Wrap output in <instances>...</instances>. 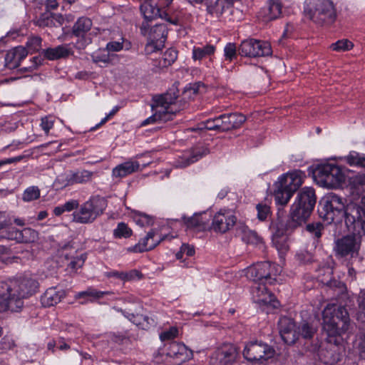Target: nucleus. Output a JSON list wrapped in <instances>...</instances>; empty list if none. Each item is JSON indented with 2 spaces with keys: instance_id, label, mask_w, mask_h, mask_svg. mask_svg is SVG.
I'll list each match as a JSON object with an SVG mask.
<instances>
[{
  "instance_id": "26",
  "label": "nucleus",
  "mask_w": 365,
  "mask_h": 365,
  "mask_svg": "<svg viewBox=\"0 0 365 365\" xmlns=\"http://www.w3.org/2000/svg\"><path fill=\"white\" fill-rule=\"evenodd\" d=\"M23 303L18 299H13L11 297V294L6 291H3L0 288V313L6 311H11L13 312H18L21 310Z\"/></svg>"
},
{
  "instance_id": "23",
  "label": "nucleus",
  "mask_w": 365,
  "mask_h": 365,
  "mask_svg": "<svg viewBox=\"0 0 365 365\" xmlns=\"http://www.w3.org/2000/svg\"><path fill=\"white\" fill-rule=\"evenodd\" d=\"M168 29L165 24H158L152 27L148 32L150 44L155 48L160 49L167 38Z\"/></svg>"
},
{
  "instance_id": "59",
  "label": "nucleus",
  "mask_w": 365,
  "mask_h": 365,
  "mask_svg": "<svg viewBox=\"0 0 365 365\" xmlns=\"http://www.w3.org/2000/svg\"><path fill=\"white\" fill-rule=\"evenodd\" d=\"M225 117H227V114H222L215 118L216 121L215 123H217V131L226 132L230 130L229 122Z\"/></svg>"
},
{
  "instance_id": "34",
  "label": "nucleus",
  "mask_w": 365,
  "mask_h": 365,
  "mask_svg": "<svg viewBox=\"0 0 365 365\" xmlns=\"http://www.w3.org/2000/svg\"><path fill=\"white\" fill-rule=\"evenodd\" d=\"M210 153L206 148H198L192 150L190 153L184 154L182 160L179 163L181 167H186L190 164L197 162L203 156L207 155Z\"/></svg>"
},
{
  "instance_id": "55",
  "label": "nucleus",
  "mask_w": 365,
  "mask_h": 365,
  "mask_svg": "<svg viewBox=\"0 0 365 365\" xmlns=\"http://www.w3.org/2000/svg\"><path fill=\"white\" fill-rule=\"evenodd\" d=\"M296 259L302 264H309L314 262L313 255L306 250L298 252L296 255Z\"/></svg>"
},
{
  "instance_id": "46",
  "label": "nucleus",
  "mask_w": 365,
  "mask_h": 365,
  "mask_svg": "<svg viewBox=\"0 0 365 365\" xmlns=\"http://www.w3.org/2000/svg\"><path fill=\"white\" fill-rule=\"evenodd\" d=\"M73 185L71 171L61 174L57 177L54 182V185L57 189H62Z\"/></svg>"
},
{
  "instance_id": "31",
  "label": "nucleus",
  "mask_w": 365,
  "mask_h": 365,
  "mask_svg": "<svg viewBox=\"0 0 365 365\" xmlns=\"http://www.w3.org/2000/svg\"><path fill=\"white\" fill-rule=\"evenodd\" d=\"M317 332V328L311 322H302L297 327V341L302 338L304 340H311Z\"/></svg>"
},
{
  "instance_id": "6",
  "label": "nucleus",
  "mask_w": 365,
  "mask_h": 365,
  "mask_svg": "<svg viewBox=\"0 0 365 365\" xmlns=\"http://www.w3.org/2000/svg\"><path fill=\"white\" fill-rule=\"evenodd\" d=\"M177 84V83H175L165 93L155 98V101L157 106L160 107L161 110L172 108L177 109L180 105L184 106L185 108L187 101L198 92V86L196 84L193 86L189 85L184 88L182 98L177 101L179 96Z\"/></svg>"
},
{
  "instance_id": "63",
  "label": "nucleus",
  "mask_w": 365,
  "mask_h": 365,
  "mask_svg": "<svg viewBox=\"0 0 365 365\" xmlns=\"http://www.w3.org/2000/svg\"><path fill=\"white\" fill-rule=\"evenodd\" d=\"M162 57L167 62V65L171 66L178 58V51L173 48H169L165 51Z\"/></svg>"
},
{
  "instance_id": "50",
  "label": "nucleus",
  "mask_w": 365,
  "mask_h": 365,
  "mask_svg": "<svg viewBox=\"0 0 365 365\" xmlns=\"http://www.w3.org/2000/svg\"><path fill=\"white\" fill-rule=\"evenodd\" d=\"M37 238V232L29 227L20 230L19 243H29Z\"/></svg>"
},
{
  "instance_id": "47",
  "label": "nucleus",
  "mask_w": 365,
  "mask_h": 365,
  "mask_svg": "<svg viewBox=\"0 0 365 365\" xmlns=\"http://www.w3.org/2000/svg\"><path fill=\"white\" fill-rule=\"evenodd\" d=\"M357 303L359 307L357 319L362 323H365V289H361L358 295Z\"/></svg>"
},
{
  "instance_id": "8",
  "label": "nucleus",
  "mask_w": 365,
  "mask_h": 365,
  "mask_svg": "<svg viewBox=\"0 0 365 365\" xmlns=\"http://www.w3.org/2000/svg\"><path fill=\"white\" fill-rule=\"evenodd\" d=\"M312 174L317 184L322 187L336 188L345 181V175L341 168L334 163L318 165Z\"/></svg>"
},
{
  "instance_id": "53",
  "label": "nucleus",
  "mask_w": 365,
  "mask_h": 365,
  "mask_svg": "<svg viewBox=\"0 0 365 365\" xmlns=\"http://www.w3.org/2000/svg\"><path fill=\"white\" fill-rule=\"evenodd\" d=\"M272 243L280 254H284L289 250L286 236L272 237Z\"/></svg>"
},
{
  "instance_id": "22",
  "label": "nucleus",
  "mask_w": 365,
  "mask_h": 365,
  "mask_svg": "<svg viewBox=\"0 0 365 365\" xmlns=\"http://www.w3.org/2000/svg\"><path fill=\"white\" fill-rule=\"evenodd\" d=\"M64 23V17L61 14L52 13L49 11L41 14L34 21V24L39 27H59Z\"/></svg>"
},
{
  "instance_id": "17",
  "label": "nucleus",
  "mask_w": 365,
  "mask_h": 365,
  "mask_svg": "<svg viewBox=\"0 0 365 365\" xmlns=\"http://www.w3.org/2000/svg\"><path fill=\"white\" fill-rule=\"evenodd\" d=\"M140 11L144 19L147 21H152L158 18H160L170 24H177V19H168V11H162L155 0L150 2H143L140 6Z\"/></svg>"
},
{
  "instance_id": "37",
  "label": "nucleus",
  "mask_w": 365,
  "mask_h": 365,
  "mask_svg": "<svg viewBox=\"0 0 365 365\" xmlns=\"http://www.w3.org/2000/svg\"><path fill=\"white\" fill-rule=\"evenodd\" d=\"M91 26L92 21L90 19L86 17L79 18L73 26L72 34L75 36H86Z\"/></svg>"
},
{
  "instance_id": "9",
  "label": "nucleus",
  "mask_w": 365,
  "mask_h": 365,
  "mask_svg": "<svg viewBox=\"0 0 365 365\" xmlns=\"http://www.w3.org/2000/svg\"><path fill=\"white\" fill-rule=\"evenodd\" d=\"M345 210L346 205L344 199L336 194H331L320 201L318 212L327 223H338L344 218Z\"/></svg>"
},
{
  "instance_id": "61",
  "label": "nucleus",
  "mask_w": 365,
  "mask_h": 365,
  "mask_svg": "<svg viewBox=\"0 0 365 365\" xmlns=\"http://www.w3.org/2000/svg\"><path fill=\"white\" fill-rule=\"evenodd\" d=\"M86 259V254H82L80 256L73 257V259L68 264V267L73 270H76L78 268H81L83 267Z\"/></svg>"
},
{
  "instance_id": "12",
  "label": "nucleus",
  "mask_w": 365,
  "mask_h": 365,
  "mask_svg": "<svg viewBox=\"0 0 365 365\" xmlns=\"http://www.w3.org/2000/svg\"><path fill=\"white\" fill-rule=\"evenodd\" d=\"M362 236L351 232L337 239L334 247L336 256L341 258L356 257L361 247Z\"/></svg>"
},
{
  "instance_id": "19",
  "label": "nucleus",
  "mask_w": 365,
  "mask_h": 365,
  "mask_svg": "<svg viewBox=\"0 0 365 365\" xmlns=\"http://www.w3.org/2000/svg\"><path fill=\"white\" fill-rule=\"evenodd\" d=\"M237 218L230 212H219L213 217L212 228L216 232L225 233L236 223Z\"/></svg>"
},
{
  "instance_id": "4",
  "label": "nucleus",
  "mask_w": 365,
  "mask_h": 365,
  "mask_svg": "<svg viewBox=\"0 0 365 365\" xmlns=\"http://www.w3.org/2000/svg\"><path fill=\"white\" fill-rule=\"evenodd\" d=\"M304 12L310 20L322 26L333 24L337 17L331 0H306Z\"/></svg>"
},
{
  "instance_id": "62",
  "label": "nucleus",
  "mask_w": 365,
  "mask_h": 365,
  "mask_svg": "<svg viewBox=\"0 0 365 365\" xmlns=\"http://www.w3.org/2000/svg\"><path fill=\"white\" fill-rule=\"evenodd\" d=\"M178 334V329L175 327H172L169 329L165 330L160 333V339L164 341L166 340H171L175 338Z\"/></svg>"
},
{
  "instance_id": "21",
  "label": "nucleus",
  "mask_w": 365,
  "mask_h": 365,
  "mask_svg": "<svg viewBox=\"0 0 365 365\" xmlns=\"http://www.w3.org/2000/svg\"><path fill=\"white\" fill-rule=\"evenodd\" d=\"M292 217L289 216V219L285 222L280 216V208L277 212V218L272 220L270 223L269 228L272 232V237H284L286 232L291 230H294L298 226H293Z\"/></svg>"
},
{
  "instance_id": "20",
  "label": "nucleus",
  "mask_w": 365,
  "mask_h": 365,
  "mask_svg": "<svg viewBox=\"0 0 365 365\" xmlns=\"http://www.w3.org/2000/svg\"><path fill=\"white\" fill-rule=\"evenodd\" d=\"M155 232L151 230L148 232L145 237L135 245L129 247L128 251L133 252H143L154 249L161 241L165 240L168 237V235H164L158 240H154Z\"/></svg>"
},
{
  "instance_id": "64",
  "label": "nucleus",
  "mask_w": 365,
  "mask_h": 365,
  "mask_svg": "<svg viewBox=\"0 0 365 365\" xmlns=\"http://www.w3.org/2000/svg\"><path fill=\"white\" fill-rule=\"evenodd\" d=\"M77 37L78 39L76 42L73 43V47L78 50L84 49L91 43V38L86 36Z\"/></svg>"
},
{
  "instance_id": "58",
  "label": "nucleus",
  "mask_w": 365,
  "mask_h": 365,
  "mask_svg": "<svg viewBox=\"0 0 365 365\" xmlns=\"http://www.w3.org/2000/svg\"><path fill=\"white\" fill-rule=\"evenodd\" d=\"M237 47L234 43H228L226 44L224 48V53L226 60L232 61L233 59L237 58Z\"/></svg>"
},
{
  "instance_id": "39",
  "label": "nucleus",
  "mask_w": 365,
  "mask_h": 365,
  "mask_svg": "<svg viewBox=\"0 0 365 365\" xmlns=\"http://www.w3.org/2000/svg\"><path fill=\"white\" fill-rule=\"evenodd\" d=\"M71 171L72 180L74 184H83L87 183L92 180L93 173L83 170H77V171Z\"/></svg>"
},
{
  "instance_id": "5",
  "label": "nucleus",
  "mask_w": 365,
  "mask_h": 365,
  "mask_svg": "<svg viewBox=\"0 0 365 365\" xmlns=\"http://www.w3.org/2000/svg\"><path fill=\"white\" fill-rule=\"evenodd\" d=\"M315 190L310 187L302 188L291 207L293 226H299L309 217L316 205Z\"/></svg>"
},
{
  "instance_id": "41",
  "label": "nucleus",
  "mask_w": 365,
  "mask_h": 365,
  "mask_svg": "<svg viewBox=\"0 0 365 365\" xmlns=\"http://www.w3.org/2000/svg\"><path fill=\"white\" fill-rule=\"evenodd\" d=\"M135 324L142 329L148 330L150 328L155 327L156 322L153 317L138 314H136V319H135Z\"/></svg>"
},
{
  "instance_id": "57",
  "label": "nucleus",
  "mask_w": 365,
  "mask_h": 365,
  "mask_svg": "<svg viewBox=\"0 0 365 365\" xmlns=\"http://www.w3.org/2000/svg\"><path fill=\"white\" fill-rule=\"evenodd\" d=\"M108 338L113 342L121 344L125 340L130 339L128 331H125L123 332H110L108 334Z\"/></svg>"
},
{
  "instance_id": "60",
  "label": "nucleus",
  "mask_w": 365,
  "mask_h": 365,
  "mask_svg": "<svg viewBox=\"0 0 365 365\" xmlns=\"http://www.w3.org/2000/svg\"><path fill=\"white\" fill-rule=\"evenodd\" d=\"M323 228V225L321 222L309 223L307 225V230L317 239L321 237Z\"/></svg>"
},
{
  "instance_id": "16",
  "label": "nucleus",
  "mask_w": 365,
  "mask_h": 365,
  "mask_svg": "<svg viewBox=\"0 0 365 365\" xmlns=\"http://www.w3.org/2000/svg\"><path fill=\"white\" fill-rule=\"evenodd\" d=\"M237 350L232 344H223L213 351L210 357V365H232L237 356Z\"/></svg>"
},
{
  "instance_id": "44",
  "label": "nucleus",
  "mask_w": 365,
  "mask_h": 365,
  "mask_svg": "<svg viewBox=\"0 0 365 365\" xmlns=\"http://www.w3.org/2000/svg\"><path fill=\"white\" fill-rule=\"evenodd\" d=\"M132 235V230L125 222H119L113 230V237L116 239L128 238Z\"/></svg>"
},
{
  "instance_id": "35",
  "label": "nucleus",
  "mask_w": 365,
  "mask_h": 365,
  "mask_svg": "<svg viewBox=\"0 0 365 365\" xmlns=\"http://www.w3.org/2000/svg\"><path fill=\"white\" fill-rule=\"evenodd\" d=\"M184 224L188 229H196L197 230H203L206 227L207 220H205L201 213H195L192 217H182Z\"/></svg>"
},
{
  "instance_id": "38",
  "label": "nucleus",
  "mask_w": 365,
  "mask_h": 365,
  "mask_svg": "<svg viewBox=\"0 0 365 365\" xmlns=\"http://www.w3.org/2000/svg\"><path fill=\"white\" fill-rule=\"evenodd\" d=\"M215 46L211 44H207L203 47L195 46L192 49V58L194 61H201L202 59L214 54Z\"/></svg>"
},
{
  "instance_id": "28",
  "label": "nucleus",
  "mask_w": 365,
  "mask_h": 365,
  "mask_svg": "<svg viewBox=\"0 0 365 365\" xmlns=\"http://www.w3.org/2000/svg\"><path fill=\"white\" fill-rule=\"evenodd\" d=\"M65 297L63 290H57L55 287L48 289L41 298L43 307H51L57 304Z\"/></svg>"
},
{
  "instance_id": "33",
  "label": "nucleus",
  "mask_w": 365,
  "mask_h": 365,
  "mask_svg": "<svg viewBox=\"0 0 365 365\" xmlns=\"http://www.w3.org/2000/svg\"><path fill=\"white\" fill-rule=\"evenodd\" d=\"M320 281L334 292V294L337 299H344L346 297L347 289L346 284L343 282L336 279L326 280L324 278L320 279Z\"/></svg>"
},
{
  "instance_id": "40",
  "label": "nucleus",
  "mask_w": 365,
  "mask_h": 365,
  "mask_svg": "<svg viewBox=\"0 0 365 365\" xmlns=\"http://www.w3.org/2000/svg\"><path fill=\"white\" fill-rule=\"evenodd\" d=\"M346 162L351 166L365 168V155L351 151L346 157Z\"/></svg>"
},
{
  "instance_id": "10",
  "label": "nucleus",
  "mask_w": 365,
  "mask_h": 365,
  "mask_svg": "<svg viewBox=\"0 0 365 365\" xmlns=\"http://www.w3.org/2000/svg\"><path fill=\"white\" fill-rule=\"evenodd\" d=\"M106 207L107 200L104 197L93 196L81 205L78 211L73 212V220L82 224L91 223L103 214Z\"/></svg>"
},
{
  "instance_id": "15",
  "label": "nucleus",
  "mask_w": 365,
  "mask_h": 365,
  "mask_svg": "<svg viewBox=\"0 0 365 365\" xmlns=\"http://www.w3.org/2000/svg\"><path fill=\"white\" fill-rule=\"evenodd\" d=\"M165 356L170 365H180L190 360L193 352L182 343L171 341L166 345Z\"/></svg>"
},
{
  "instance_id": "25",
  "label": "nucleus",
  "mask_w": 365,
  "mask_h": 365,
  "mask_svg": "<svg viewBox=\"0 0 365 365\" xmlns=\"http://www.w3.org/2000/svg\"><path fill=\"white\" fill-rule=\"evenodd\" d=\"M183 109L184 106H182L180 105L177 109L172 108L165 110H159L155 114L143 120L141 123V126H145L148 124H155L161 122L165 123L169 120H172L175 113Z\"/></svg>"
},
{
  "instance_id": "13",
  "label": "nucleus",
  "mask_w": 365,
  "mask_h": 365,
  "mask_svg": "<svg viewBox=\"0 0 365 365\" xmlns=\"http://www.w3.org/2000/svg\"><path fill=\"white\" fill-rule=\"evenodd\" d=\"M275 350L262 341H250L245 346L243 356L252 363L262 362L274 356Z\"/></svg>"
},
{
  "instance_id": "18",
  "label": "nucleus",
  "mask_w": 365,
  "mask_h": 365,
  "mask_svg": "<svg viewBox=\"0 0 365 365\" xmlns=\"http://www.w3.org/2000/svg\"><path fill=\"white\" fill-rule=\"evenodd\" d=\"M297 326L294 321L287 317H282L278 322V328L282 340L287 344L297 341Z\"/></svg>"
},
{
  "instance_id": "48",
  "label": "nucleus",
  "mask_w": 365,
  "mask_h": 365,
  "mask_svg": "<svg viewBox=\"0 0 365 365\" xmlns=\"http://www.w3.org/2000/svg\"><path fill=\"white\" fill-rule=\"evenodd\" d=\"M40 189L37 186H31L27 187L23 195L22 200L24 202H31L40 197Z\"/></svg>"
},
{
  "instance_id": "1",
  "label": "nucleus",
  "mask_w": 365,
  "mask_h": 365,
  "mask_svg": "<svg viewBox=\"0 0 365 365\" xmlns=\"http://www.w3.org/2000/svg\"><path fill=\"white\" fill-rule=\"evenodd\" d=\"M323 330L327 334L329 345L320 351L321 360L327 365L341 361L343 347L342 335L349 330L351 319L344 306L328 304L322 312Z\"/></svg>"
},
{
  "instance_id": "49",
  "label": "nucleus",
  "mask_w": 365,
  "mask_h": 365,
  "mask_svg": "<svg viewBox=\"0 0 365 365\" xmlns=\"http://www.w3.org/2000/svg\"><path fill=\"white\" fill-rule=\"evenodd\" d=\"M257 219L260 221H266L272 215L271 208L265 202L258 203L256 206Z\"/></svg>"
},
{
  "instance_id": "27",
  "label": "nucleus",
  "mask_w": 365,
  "mask_h": 365,
  "mask_svg": "<svg viewBox=\"0 0 365 365\" xmlns=\"http://www.w3.org/2000/svg\"><path fill=\"white\" fill-rule=\"evenodd\" d=\"M44 56L48 60H57L60 58H66L73 55V51L69 46V44L59 45L54 48H48L43 50Z\"/></svg>"
},
{
  "instance_id": "7",
  "label": "nucleus",
  "mask_w": 365,
  "mask_h": 365,
  "mask_svg": "<svg viewBox=\"0 0 365 365\" xmlns=\"http://www.w3.org/2000/svg\"><path fill=\"white\" fill-rule=\"evenodd\" d=\"M38 282L31 275H24L19 278L11 280L9 282L0 283V288L11 294L13 299H19L24 304L23 299L35 294L38 288Z\"/></svg>"
},
{
  "instance_id": "51",
  "label": "nucleus",
  "mask_w": 365,
  "mask_h": 365,
  "mask_svg": "<svg viewBox=\"0 0 365 365\" xmlns=\"http://www.w3.org/2000/svg\"><path fill=\"white\" fill-rule=\"evenodd\" d=\"M133 219L135 222L141 227L150 226L154 223V218L153 216L143 212L136 213L134 215Z\"/></svg>"
},
{
  "instance_id": "54",
  "label": "nucleus",
  "mask_w": 365,
  "mask_h": 365,
  "mask_svg": "<svg viewBox=\"0 0 365 365\" xmlns=\"http://www.w3.org/2000/svg\"><path fill=\"white\" fill-rule=\"evenodd\" d=\"M354 44L347 39L339 40L331 45V48L336 51H345L351 49Z\"/></svg>"
},
{
  "instance_id": "45",
  "label": "nucleus",
  "mask_w": 365,
  "mask_h": 365,
  "mask_svg": "<svg viewBox=\"0 0 365 365\" xmlns=\"http://www.w3.org/2000/svg\"><path fill=\"white\" fill-rule=\"evenodd\" d=\"M0 235V240H14L19 242L20 230L11 227V225L4 228Z\"/></svg>"
},
{
  "instance_id": "11",
  "label": "nucleus",
  "mask_w": 365,
  "mask_h": 365,
  "mask_svg": "<svg viewBox=\"0 0 365 365\" xmlns=\"http://www.w3.org/2000/svg\"><path fill=\"white\" fill-rule=\"evenodd\" d=\"M344 218L350 232L365 235V205L347 204Z\"/></svg>"
},
{
  "instance_id": "52",
  "label": "nucleus",
  "mask_w": 365,
  "mask_h": 365,
  "mask_svg": "<svg viewBox=\"0 0 365 365\" xmlns=\"http://www.w3.org/2000/svg\"><path fill=\"white\" fill-rule=\"evenodd\" d=\"M42 38L38 36H30L26 42V50L31 52L38 51L41 48Z\"/></svg>"
},
{
  "instance_id": "36",
  "label": "nucleus",
  "mask_w": 365,
  "mask_h": 365,
  "mask_svg": "<svg viewBox=\"0 0 365 365\" xmlns=\"http://www.w3.org/2000/svg\"><path fill=\"white\" fill-rule=\"evenodd\" d=\"M282 4L280 0H268L267 9L264 13L266 20L272 21L279 18L282 14Z\"/></svg>"
},
{
  "instance_id": "2",
  "label": "nucleus",
  "mask_w": 365,
  "mask_h": 365,
  "mask_svg": "<svg viewBox=\"0 0 365 365\" xmlns=\"http://www.w3.org/2000/svg\"><path fill=\"white\" fill-rule=\"evenodd\" d=\"M281 272V268L270 262H257L247 269V277L259 283L256 287V297L258 303L264 304L277 302L273 301L274 295L268 290L266 284H272L276 281L277 276Z\"/></svg>"
},
{
  "instance_id": "30",
  "label": "nucleus",
  "mask_w": 365,
  "mask_h": 365,
  "mask_svg": "<svg viewBox=\"0 0 365 365\" xmlns=\"http://www.w3.org/2000/svg\"><path fill=\"white\" fill-rule=\"evenodd\" d=\"M237 0H216L208 6V14L220 17L227 10L232 9Z\"/></svg>"
},
{
  "instance_id": "29",
  "label": "nucleus",
  "mask_w": 365,
  "mask_h": 365,
  "mask_svg": "<svg viewBox=\"0 0 365 365\" xmlns=\"http://www.w3.org/2000/svg\"><path fill=\"white\" fill-rule=\"evenodd\" d=\"M140 164L138 161H127L116 166L113 170V175L115 178H123L138 171Z\"/></svg>"
},
{
  "instance_id": "14",
  "label": "nucleus",
  "mask_w": 365,
  "mask_h": 365,
  "mask_svg": "<svg viewBox=\"0 0 365 365\" xmlns=\"http://www.w3.org/2000/svg\"><path fill=\"white\" fill-rule=\"evenodd\" d=\"M238 53L245 57L266 56L272 54V48L267 41L249 38L241 42Z\"/></svg>"
},
{
  "instance_id": "3",
  "label": "nucleus",
  "mask_w": 365,
  "mask_h": 365,
  "mask_svg": "<svg viewBox=\"0 0 365 365\" xmlns=\"http://www.w3.org/2000/svg\"><path fill=\"white\" fill-rule=\"evenodd\" d=\"M305 178V173L300 170H294L281 175L275 182L274 195L276 203L285 206L301 187Z\"/></svg>"
},
{
  "instance_id": "56",
  "label": "nucleus",
  "mask_w": 365,
  "mask_h": 365,
  "mask_svg": "<svg viewBox=\"0 0 365 365\" xmlns=\"http://www.w3.org/2000/svg\"><path fill=\"white\" fill-rule=\"evenodd\" d=\"M352 185L358 192L365 193V174L357 175L354 177Z\"/></svg>"
},
{
  "instance_id": "43",
  "label": "nucleus",
  "mask_w": 365,
  "mask_h": 365,
  "mask_svg": "<svg viewBox=\"0 0 365 365\" xmlns=\"http://www.w3.org/2000/svg\"><path fill=\"white\" fill-rule=\"evenodd\" d=\"M225 118H227L230 130L240 128L246 120V117L238 113H227Z\"/></svg>"
},
{
  "instance_id": "24",
  "label": "nucleus",
  "mask_w": 365,
  "mask_h": 365,
  "mask_svg": "<svg viewBox=\"0 0 365 365\" xmlns=\"http://www.w3.org/2000/svg\"><path fill=\"white\" fill-rule=\"evenodd\" d=\"M27 55L28 51L25 47L16 46L6 54V66L10 69L16 68Z\"/></svg>"
},
{
  "instance_id": "32",
  "label": "nucleus",
  "mask_w": 365,
  "mask_h": 365,
  "mask_svg": "<svg viewBox=\"0 0 365 365\" xmlns=\"http://www.w3.org/2000/svg\"><path fill=\"white\" fill-rule=\"evenodd\" d=\"M237 230L242 235V240L246 243L255 245L264 244L263 238L256 231L250 230L247 226H239Z\"/></svg>"
},
{
  "instance_id": "42",
  "label": "nucleus",
  "mask_w": 365,
  "mask_h": 365,
  "mask_svg": "<svg viewBox=\"0 0 365 365\" xmlns=\"http://www.w3.org/2000/svg\"><path fill=\"white\" fill-rule=\"evenodd\" d=\"M108 292L98 291L92 287L88 288L83 292L78 293L77 297L79 299L86 298L90 301H93L102 298L105 294H108Z\"/></svg>"
}]
</instances>
